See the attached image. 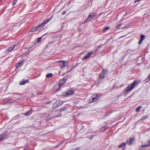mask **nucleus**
<instances>
[{
	"label": "nucleus",
	"mask_w": 150,
	"mask_h": 150,
	"mask_svg": "<svg viewBox=\"0 0 150 150\" xmlns=\"http://www.w3.org/2000/svg\"><path fill=\"white\" fill-rule=\"evenodd\" d=\"M52 17L53 16H52L50 18L44 21L40 25L37 26L35 27L32 28L31 29L30 31L32 32H34L40 30L41 28H42L47 23Z\"/></svg>",
	"instance_id": "1"
},
{
	"label": "nucleus",
	"mask_w": 150,
	"mask_h": 150,
	"mask_svg": "<svg viewBox=\"0 0 150 150\" xmlns=\"http://www.w3.org/2000/svg\"><path fill=\"white\" fill-rule=\"evenodd\" d=\"M140 81H139L135 80L131 84L128 85L127 87L126 88L125 91L127 93H128L132 90L135 86L138 84Z\"/></svg>",
	"instance_id": "2"
},
{
	"label": "nucleus",
	"mask_w": 150,
	"mask_h": 150,
	"mask_svg": "<svg viewBox=\"0 0 150 150\" xmlns=\"http://www.w3.org/2000/svg\"><path fill=\"white\" fill-rule=\"evenodd\" d=\"M67 79H61L59 81V83H58V87H59V88L57 90H56L57 91H58L59 90L60 88L63 86V85L64 84V83L67 81Z\"/></svg>",
	"instance_id": "3"
},
{
	"label": "nucleus",
	"mask_w": 150,
	"mask_h": 150,
	"mask_svg": "<svg viewBox=\"0 0 150 150\" xmlns=\"http://www.w3.org/2000/svg\"><path fill=\"white\" fill-rule=\"evenodd\" d=\"M57 62L59 63V66L61 69L64 68L66 64H68L67 61H59Z\"/></svg>",
	"instance_id": "4"
},
{
	"label": "nucleus",
	"mask_w": 150,
	"mask_h": 150,
	"mask_svg": "<svg viewBox=\"0 0 150 150\" xmlns=\"http://www.w3.org/2000/svg\"><path fill=\"white\" fill-rule=\"evenodd\" d=\"M62 101L58 100L56 102L53 104V107L54 108H57L61 105L63 103Z\"/></svg>",
	"instance_id": "5"
},
{
	"label": "nucleus",
	"mask_w": 150,
	"mask_h": 150,
	"mask_svg": "<svg viewBox=\"0 0 150 150\" xmlns=\"http://www.w3.org/2000/svg\"><path fill=\"white\" fill-rule=\"evenodd\" d=\"M74 94V91L73 90H70L68 91L66 93V94L65 95V96H68Z\"/></svg>",
	"instance_id": "6"
},
{
	"label": "nucleus",
	"mask_w": 150,
	"mask_h": 150,
	"mask_svg": "<svg viewBox=\"0 0 150 150\" xmlns=\"http://www.w3.org/2000/svg\"><path fill=\"white\" fill-rule=\"evenodd\" d=\"M93 53V52H89L87 54H86L84 57L83 58V60H84L88 58Z\"/></svg>",
	"instance_id": "7"
},
{
	"label": "nucleus",
	"mask_w": 150,
	"mask_h": 150,
	"mask_svg": "<svg viewBox=\"0 0 150 150\" xmlns=\"http://www.w3.org/2000/svg\"><path fill=\"white\" fill-rule=\"evenodd\" d=\"M107 71L106 70H103V71L100 74L99 78L100 79H103L104 77V74H107Z\"/></svg>",
	"instance_id": "8"
},
{
	"label": "nucleus",
	"mask_w": 150,
	"mask_h": 150,
	"mask_svg": "<svg viewBox=\"0 0 150 150\" xmlns=\"http://www.w3.org/2000/svg\"><path fill=\"white\" fill-rule=\"evenodd\" d=\"M29 82V80H23L22 81H21L19 84L20 85H22L25 84V83H28Z\"/></svg>",
	"instance_id": "9"
},
{
	"label": "nucleus",
	"mask_w": 150,
	"mask_h": 150,
	"mask_svg": "<svg viewBox=\"0 0 150 150\" xmlns=\"http://www.w3.org/2000/svg\"><path fill=\"white\" fill-rule=\"evenodd\" d=\"M6 137V134L5 133L3 134L0 135V142L3 139H5Z\"/></svg>",
	"instance_id": "10"
},
{
	"label": "nucleus",
	"mask_w": 150,
	"mask_h": 150,
	"mask_svg": "<svg viewBox=\"0 0 150 150\" xmlns=\"http://www.w3.org/2000/svg\"><path fill=\"white\" fill-rule=\"evenodd\" d=\"M145 36L144 35H141V38H140V39L139 42L138 44L139 45H141L142 42L145 39Z\"/></svg>",
	"instance_id": "11"
},
{
	"label": "nucleus",
	"mask_w": 150,
	"mask_h": 150,
	"mask_svg": "<svg viewBox=\"0 0 150 150\" xmlns=\"http://www.w3.org/2000/svg\"><path fill=\"white\" fill-rule=\"evenodd\" d=\"M16 45H14L9 47L7 50V51L8 52L11 51L15 48Z\"/></svg>",
	"instance_id": "12"
},
{
	"label": "nucleus",
	"mask_w": 150,
	"mask_h": 150,
	"mask_svg": "<svg viewBox=\"0 0 150 150\" xmlns=\"http://www.w3.org/2000/svg\"><path fill=\"white\" fill-rule=\"evenodd\" d=\"M99 96H98V95H96L95 97H93L92 98V102H94L98 100Z\"/></svg>",
	"instance_id": "13"
},
{
	"label": "nucleus",
	"mask_w": 150,
	"mask_h": 150,
	"mask_svg": "<svg viewBox=\"0 0 150 150\" xmlns=\"http://www.w3.org/2000/svg\"><path fill=\"white\" fill-rule=\"evenodd\" d=\"M94 13H92V14H90L89 16H88V18H87V19L84 21V22L83 23V24H84L90 18H92L93 16H94Z\"/></svg>",
	"instance_id": "14"
},
{
	"label": "nucleus",
	"mask_w": 150,
	"mask_h": 150,
	"mask_svg": "<svg viewBox=\"0 0 150 150\" xmlns=\"http://www.w3.org/2000/svg\"><path fill=\"white\" fill-rule=\"evenodd\" d=\"M134 138H132L130 139L129 141H127V143L129 145H132V142H133V141L134 140Z\"/></svg>",
	"instance_id": "15"
},
{
	"label": "nucleus",
	"mask_w": 150,
	"mask_h": 150,
	"mask_svg": "<svg viewBox=\"0 0 150 150\" xmlns=\"http://www.w3.org/2000/svg\"><path fill=\"white\" fill-rule=\"evenodd\" d=\"M23 64V61H22L21 62L18 63L16 65V68H18L19 67L21 66Z\"/></svg>",
	"instance_id": "16"
},
{
	"label": "nucleus",
	"mask_w": 150,
	"mask_h": 150,
	"mask_svg": "<svg viewBox=\"0 0 150 150\" xmlns=\"http://www.w3.org/2000/svg\"><path fill=\"white\" fill-rule=\"evenodd\" d=\"M32 110H30L29 111H28V112H27L25 113V115L26 116L29 115L31 114V113H32Z\"/></svg>",
	"instance_id": "17"
},
{
	"label": "nucleus",
	"mask_w": 150,
	"mask_h": 150,
	"mask_svg": "<svg viewBox=\"0 0 150 150\" xmlns=\"http://www.w3.org/2000/svg\"><path fill=\"white\" fill-rule=\"evenodd\" d=\"M148 144H146L144 145H142L141 147H143L144 148L146 146H150V141H148Z\"/></svg>",
	"instance_id": "18"
},
{
	"label": "nucleus",
	"mask_w": 150,
	"mask_h": 150,
	"mask_svg": "<svg viewBox=\"0 0 150 150\" xmlns=\"http://www.w3.org/2000/svg\"><path fill=\"white\" fill-rule=\"evenodd\" d=\"M53 76V74L52 73H48L46 75V77L47 78H50L52 77Z\"/></svg>",
	"instance_id": "19"
},
{
	"label": "nucleus",
	"mask_w": 150,
	"mask_h": 150,
	"mask_svg": "<svg viewBox=\"0 0 150 150\" xmlns=\"http://www.w3.org/2000/svg\"><path fill=\"white\" fill-rule=\"evenodd\" d=\"M126 145V144L125 143H123L122 144L118 146L119 148H121L123 146H125Z\"/></svg>",
	"instance_id": "20"
},
{
	"label": "nucleus",
	"mask_w": 150,
	"mask_h": 150,
	"mask_svg": "<svg viewBox=\"0 0 150 150\" xmlns=\"http://www.w3.org/2000/svg\"><path fill=\"white\" fill-rule=\"evenodd\" d=\"M142 107L141 106H139V107H137V109H136V111L137 112H139L140 110L141 109V108Z\"/></svg>",
	"instance_id": "21"
},
{
	"label": "nucleus",
	"mask_w": 150,
	"mask_h": 150,
	"mask_svg": "<svg viewBox=\"0 0 150 150\" xmlns=\"http://www.w3.org/2000/svg\"><path fill=\"white\" fill-rule=\"evenodd\" d=\"M122 25V24H120L118 25H117L116 26V29H119L120 28V27L121 26V25Z\"/></svg>",
	"instance_id": "22"
},
{
	"label": "nucleus",
	"mask_w": 150,
	"mask_h": 150,
	"mask_svg": "<svg viewBox=\"0 0 150 150\" xmlns=\"http://www.w3.org/2000/svg\"><path fill=\"white\" fill-rule=\"evenodd\" d=\"M148 116L146 115V116H144L142 117L141 118L142 120H144Z\"/></svg>",
	"instance_id": "23"
},
{
	"label": "nucleus",
	"mask_w": 150,
	"mask_h": 150,
	"mask_svg": "<svg viewBox=\"0 0 150 150\" xmlns=\"http://www.w3.org/2000/svg\"><path fill=\"white\" fill-rule=\"evenodd\" d=\"M109 29V27H106L104 28V30H103V32H105L107 30H108Z\"/></svg>",
	"instance_id": "24"
},
{
	"label": "nucleus",
	"mask_w": 150,
	"mask_h": 150,
	"mask_svg": "<svg viewBox=\"0 0 150 150\" xmlns=\"http://www.w3.org/2000/svg\"><path fill=\"white\" fill-rule=\"evenodd\" d=\"M41 40H42L41 38H38L37 39V42H40L41 41Z\"/></svg>",
	"instance_id": "25"
},
{
	"label": "nucleus",
	"mask_w": 150,
	"mask_h": 150,
	"mask_svg": "<svg viewBox=\"0 0 150 150\" xmlns=\"http://www.w3.org/2000/svg\"><path fill=\"white\" fill-rule=\"evenodd\" d=\"M67 108L64 107H63V108H62L60 110V111L61 112V111H62L63 110H66V109Z\"/></svg>",
	"instance_id": "26"
},
{
	"label": "nucleus",
	"mask_w": 150,
	"mask_h": 150,
	"mask_svg": "<svg viewBox=\"0 0 150 150\" xmlns=\"http://www.w3.org/2000/svg\"><path fill=\"white\" fill-rule=\"evenodd\" d=\"M18 0H13V3L12 4L13 5H14L16 4Z\"/></svg>",
	"instance_id": "27"
},
{
	"label": "nucleus",
	"mask_w": 150,
	"mask_h": 150,
	"mask_svg": "<svg viewBox=\"0 0 150 150\" xmlns=\"http://www.w3.org/2000/svg\"><path fill=\"white\" fill-rule=\"evenodd\" d=\"M129 24H128V25H126L125 27H124L123 28H129Z\"/></svg>",
	"instance_id": "28"
},
{
	"label": "nucleus",
	"mask_w": 150,
	"mask_h": 150,
	"mask_svg": "<svg viewBox=\"0 0 150 150\" xmlns=\"http://www.w3.org/2000/svg\"><path fill=\"white\" fill-rule=\"evenodd\" d=\"M140 0H136L135 1H134V3H136V2H139Z\"/></svg>",
	"instance_id": "29"
},
{
	"label": "nucleus",
	"mask_w": 150,
	"mask_h": 150,
	"mask_svg": "<svg viewBox=\"0 0 150 150\" xmlns=\"http://www.w3.org/2000/svg\"><path fill=\"white\" fill-rule=\"evenodd\" d=\"M66 13V12L65 11H64L63 13L62 14L64 15V14H65Z\"/></svg>",
	"instance_id": "30"
},
{
	"label": "nucleus",
	"mask_w": 150,
	"mask_h": 150,
	"mask_svg": "<svg viewBox=\"0 0 150 150\" xmlns=\"http://www.w3.org/2000/svg\"><path fill=\"white\" fill-rule=\"evenodd\" d=\"M72 69H73V68H72V69L70 71H67V73H68L70 72V71H71V70Z\"/></svg>",
	"instance_id": "31"
},
{
	"label": "nucleus",
	"mask_w": 150,
	"mask_h": 150,
	"mask_svg": "<svg viewBox=\"0 0 150 150\" xmlns=\"http://www.w3.org/2000/svg\"><path fill=\"white\" fill-rule=\"evenodd\" d=\"M79 148H76L75 149V150H79Z\"/></svg>",
	"instance_id": "32"
},
{
	"label": "nucleus",
	"mask_w": 150,
	"mask_h": 150,
	"mask_svg": "<svg viewBox=\"0 0 150 150\" xmlns=\"http://www.w3.org/2000/svg\"><path fill=\"white\" fill-rule=\"evenodd\" d=\"M148 78H149V79H150V74L149 75V76H148Z\"/></svg>",
	"instance_id": "33"
},
{
	"label": "nucleus",
	"mask_w": 150,
	"mask_h": 150,
	"mask_svg": "<svg viewBox=\"0 0 150 150\" xmlns=\"http://www.w3.org/2000/svg\"><path fill=\"white\" fill-rule=\"evenodd\" d=\"M23 150H25V149H23Z\"/></svg>",
	"instance_id": "34"
}]
</instances>
